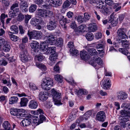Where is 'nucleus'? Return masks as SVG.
<instances>
[{"label":"nucleus","mask_w":130,"mask_h":130,"mask_svg":"<svg viewBox=\"0 0 130 130\" xmlns=\"http://www.w3.org/2000/svg\"><path fill=\"white\" fill-rule=\"evenodd\" d=\"M87 52L91 55H97L98 52L94 48H89L87 49Z\"/></svg>","instance_id":"26"},{"label":"nucleus","mask_w":130,"mask_h":130,"mask_svg":"<svg viewBox=\"0 0 130 130\" xmlns=\"http://www.w3.org/2000/svg\"><path fill=\"white\" fill-rule=\"evenodd\" d=\"M96 118L98 121L103 122L106 119L105 114L104 111H102L98 112L96 115Z\"/></svg>","instance_id":"7"},{"label":"nucleus","mask_w":130,"mask_h":130,"mask_svg":"<svg viewBox=\"0 0 130 130\" xmlns=\"http://www.w3.org/2000/svg\"><path fill=\"white\" fill-rule=\"evenodd\" d=\"M31 24L34 25L36 26L37 25L41 24L42 23V20L41 19H32L31 21Z\"/></svg>","instance_id":"20"},{"label":"nucleus","mask_w":130,"mask_h":130,"mask_svg":"<svg viewBox=\"0 0 130 130\" xmlns=\"http://www.w3.org/2000/svg\"><path fill=\"white\" fill-rule=\"evenodd\" d=\"M51 92L55 104L58 105L62 104L61 93L57 92L54 89H52Z\"/></svg>","instance_id":"4"},{"label":"nucleus","mask_w":130,"mask_h":130,"mask_svg":"<svg viewBox=\"0 0 130 130\" xmlns=\"http://www.w3.org/2000/svg\"><path fill=\"white\" fill-rule=\"evenodd\" d=\"M38 105V102L36 101L32 100L30 101L28 104L29 107L32 109H36Z\"/></svg>","instance_id":"16"},{"label":"nucleus","mask_w":130,"mask_h":130,"mask_svg":"<svg viewBox=\"0 0 130 130\" xmlns=\"http://www.w3.org/2000/svg\"><path fill=\"white\" fill-rule=\"evenodd\" d=\"M70 2L68 0L65 1L62 5V7L64 9H65L68 7L70 5Z\"/></svg>","instance_id":"49"},{"label":"nucleus","mask_w":130,"mask_h":130,"mask_svg":"<svg viewBox=\"0 0 130 130\" xmlns=\"http://www.w3.org/2000/svg\"><path fill=\"white\" fill-rule=\"evenodd\" d=\"M42 33L40 31L33 30L30 31L28 30L27 35L29 37V39H39L42 37Z\"/></svg>","instance_id":"5"},{"label":"nucleus","mask_w":130,"mask_h":130,"mask_svg":"<svg viewBox=\"0 0 130 130\" xmlns=\"http://www.w3.org/2000/svg\"><path fill=\"white\" fill-rule=\"evenodd\" d=\"M8 17L7 15H5L4 13H2L1 17H0V22L2 23V26L3 28H5L4 26L5 21L4 19L5 18Z\"/></svg>","instance_id":"32"},{"label":"nucleus","mask_w":130,"mask_h":130,"mask_svg":"<svg viewBox=\"0 0 130 130\" xmlns=\"http://www.w3.org/2000/svg\"><path fill=\"white\" fill-rule=\"evenodd\" d=\"M3 47V51L5 52L9 51L11 48L10 45V43L7 41L4 44Z\"/></svg>","instance_id":"21"},{"label":"nucleus","mask_w":130,"mask_h":130,"mask_svg":"<svg viewBox=\"0 0 130 130\" xmlns=\"http://www.w3.org/2000/svg\"><path fill=\"white\" fill-rule=\"evenodd\" d=\"M77 20L79 23H81L85 22V19L83 18V16L81 15H79L78 17Z\"/></svg>","instance_id":"47"},{"label":"nucleus","mask_w":130,"mask_h":130,"mask_svg":"<svg viewBox=\"0 0 130 130\" xmlns=\"http://www.w3.org/2000/svg\"><path fill=\"white\" fill-rule=\"evenodd\" d=\"M19 4L20 8V9L23 8L27 7L28 6L27 2L25 0H21Z\"/></svg>","instance_id":"28"},{"label":"nucleus","mask_w":130,"mask_h":130,"mask_svg":"<svg viewBox=\"0 0 130 130\" xmlns=\"http://www.w3.org/2000/svg\"><path fill=\"white\" fill-rule=\"evenodd\" d=\"M37 14L41 17L45 18V10L42 9H39L38 10Z\"/></svg>","instance_id":"30"},{"label":"nucleus","mask_w":130,"mask_h":130,"mask_svg":"<svg viewBox=\"0 0 130 130\" xmlns=\"http://www.w3.org/2000/svg\"><path fill=\"white\" fill-rule=\"evenodd\" d=\"M31 120L30 118L24 119L21 122L20 124L24 126H28L31 123Z\"/></svg>","instance_id":"17"},{"label":"nucleus","mask_w":130,"mask_h":130,"mask_svg":"<svg viewBox=\"0 0 130 130\" xmlns=\"http://www.w3.org/2000/svg\"><path fill=\"white\" fill-rule=\"evenodd\" d=\"M10 37L11 39L14 42L17 41L19 38V37L12 34L10 35Z\"/></svg>","instance_id":"55"},{"label":"nucleus","mask_w":130,"mask_h":130,"mask_svg":"<svg viewBox=\"0 0 130 130\" xmlns=\"http://www.w3.org/2000/svg\"><path fill=\"white\" fill-rule=\"evenodd\" d=\"M89 117L86 113L83 115L81 116L80 117V119L81 120H83L84 119L87 120Z\"/></svg>","instance_id":"61"},{"label":"nucleus","mask_w":130,"mask_h":130,"mask_svg":"<svg viewBox=\"0 0 130 130\" xmlns=\"http://www.w3.org/2000/svg\"><path fill=\"white\" fill-rule=\"evenodd\" d=\"M122 45L123 47L127 49L129 48V46L130 43L128 41L126 40H122L121 41Z\"/></svg>","instance_id":"24"},{"label":"nucleus","mask_w":130,"mask_h":130,"mask_svg":"<svg viewBox=\"0 0 130 130\" xmlns=\"http://www.w3.org/2000/svg\"><path fill=\"white\" fill-rule=\"evenodd\" d=\"M77 25L75 21H72L70 25V27L73 29H74L77 28Z\"/></svg>","instance_id":"57"},{"label":"nucleus","mask_w":130,"mask_h":130,"mask_svg":"<svg viewBox=\"0 0 130 130\" xmlns=\"http://www.w3.org/2000/svg\"><path fill=\"white\" fill-rule=\"evenodd\" d=\"M102 12L105 15H108L110 14V11L108 9L105 8L102 9Z\"/></svg>","instance_id":"53"},{"label":"nucleus","mask_w":130,"mask_h":130,"mask_svg":"<svg viewBox=\"0 0 130 130\" xmlns=\"http://www.w3.org/2000/svg\"><path fill=\"white\" fill-rule=\"evenodd\" d=\"M39 98L42 101H45L48 98V95L46 92L42 91L39 93Z\"/></svg>","instance_id":"13"},{"label":"nucleus","mask_w":130,"mask_h":130,"mask_svg":"<svg viewBox=\"0 0 130 130\" xmlns=\"http://www.w3.org/2000/svg\"><path fill=\"white\" fill-rule=\"evenodd\" d=\"M52 14V12L49 10H45V18H48L50 17Z\"/></svg>","instance_id":"58"},{"label":"nucleus","mask_w":130,"mask_h":130,"mask_svg":"<svg viewBox=\"0 0 130 130\" xmlns=\"http://www.w3.org/2000/svg\"><path fill=\"white\" fill-rule=\"evenodd\" d=\"M119 51L121 53L125 55H127L128 53V51L123 48H119Z\"/></svg>","instance_id":"46"},{"label":"nucleus","mask_w":130,"mask_h":130,"mask_svg":"<svg viewBox=\"0 0 130 130\" xmlns=\"http://www.w3.org/2000/svg\"><path fill=\"white\" fill-rule=\"evenodd\" d=\"M46 52L45 54L48 55L50 54H54L56 53V47H55L53 46L48 47L46 49Z\"/></svg>","instance_id":"18"},{"label":"nucleus","mask_w":130,"mask_h":130,"mask_svg":"<svg viewBox=\"0 0 130 130\" xmlns=\"http://www.w3.org/2000/svg\"><path fill=\"white\" fill-rule=\"evenodd\" d=\"M88 29L91 32H94L97 30V26L96 23H92L90 24V26L88 27Z\"/></svg>","instance_id":"25"},{"label":"nucleus","mask_w":130,"mask_h":130,"mask_svg":"<svg viewBox=\"0 0 130 130\" xmlns=\"http://www.w3.org/2000/svg\"><path fill=\"white\" fill-rule=\"evenodd\" d=\"M85 37L86 39L88 41H91L93 39L94 36L91 32H88L86 34Z\"/></svg>","instance_id":"27"},{"label":"nucleus","mask_w":130,"mask_h":130,"mask_svg":"<svg viewBox=\"0 0 130 130\" xmlns=\"http://www.w3.org/2000/svg\"><path fill=\"white\" fill-rule=\"evenodd\" d=\"M28 100L27 98L24 97L21 99L20 102L21 105L22 106H26Z\"/></svg>","instance_id":"35"},{"label":"nucleus","mask_w":130,"mask_h":130,"mask_svg":"<svg viewBox=\"0 0 130 130\" xmlns=\"http://www.w3.org/2000/svg\"><path fill=\"white\" fill-rule=\"evenodd\" d=\"M104 82L103 83L102 87L106 90L108 89L111 86L110 84L109 83V80H104Z\"/></svg>","instance_id":"22"},{"label":"nucleus","mask_w":130,"mask_h":130,"mask_svg":"<svg viewBox=\"0 0 130 130\" xmlns=\"http://www.w3.org/2000/svg\"><path fill=\"white\" fill-rule=\"evenodd\" d=\"M123 28H120L118 29L117 32L118 35L122 40L124 39L126 40L128 38V37L123 31Z\"/></svg>","instance_id":"12"},{"label":"nucleus","mask_w":130,"mask_h":130,"mask_svg":"<svg viewBox=\"0 0 130 130\" xmlns=\"http://www.w3.org/2000/svg\"><path fill=\"white\" fill-rule=\"evenodd\" d=\"M86 27V25H81L78 27L77 29L79 31L82 32L85 30L84 29Z\"/></svg>","instance_id":"50"},{"label":"nucleus","mask_w":130,"mask_h":130,"mask_svg":"<svg viewBox=\"0 0 130 130\" xmlns=\"http://www.w3.org/2000/svg\"><path fill=\"white\" fill-rule=\"evenodd\" d=\"M26 53V51H21L20 54V59L23 62H25L28 60V58L25 54Z\"/></svg>","instance_id":"15"},{"label":"nucleus","mask_w":130,"mask_h":130,"mask_svg":"<svg viewBox=\"0 0 130 130\" xmlns=\"http://www.w3.org/2000/svg\"><path fill=\"white\" fill-rule=\"evenodd\" d=\"M48 3L51 6L53 7H57L60 6L62 3V0H49Z\"/></svg>","instance_id":"8"},{"label":"nucleus","mask_w":130,"mask_h":130,"mask_svg":"<svg viewBox=\"0 0 130 130\" xmlns=\"http://www.w3.org/2000/svg\"><path fill=\"white\" fill-rule=\"evenodd\" d=\"M46 45H45L44 43H43L40 44V50L44 51L46 50Z\"/></svg>","instance_id":"59"},{"label":"nucleus","mask_w":130,"mask_h":130,"mask_svg":"<svg viewBox=\"0 0 130 130\" xmlns=\"http://www.w3.org/2000/svg\"><path fill=\"white\" fill-rule=\"evenodd\" d=\"M8 17L7 15H5L4 13H2L1 17H0V22L2 23V26L3 28H5L4 26L5 21L4 19L5 18Z\"/></svg>","instance_id":"34"},{"label":"nucleus","mask_w":130,"mask_h":130,"mask_svg":"<svg viewBox=\"0 0 130 130\" xmlns=\"http://www.w3.org/2000/svg\"><path fill=\"white\" fill-rule=\"evenodd\" d=\"M97 4V7L98 8L102 9L105 8V4H104V3L102 1H99Z\"/></svg>","instance_id":"41"},{"label":"nucleus","mask_w":130,"mask_h":130,"mask_svg":"<svg viewBox=\"0 0 130 130\" xmlns=\"http://www.w3.org/2000/svg\"><path fill=\"white\" fill-rule=\"evenodd\" d=\"M104 47V45L101 44H98L96 45V48L98 51L100 52V53H103Z\"/></svg>","instance_id":"39"},{"label":"nucleus","mask_w":130,"mask_h":130,"mask_svg":"<svg viewBox=\"0 0 130 130\" xmlns=\"http://www.w3.org/2000/svg\"><path fill=\"white\" fill-rule=\"evenodd\" d=\"M44 38H47V40L46 42L51 45L56 44L58 46L61 47L63 44V40L61 38H59L57 40L56 37L51 33L45 34Z\"/></svg>","instance_id":"1"},{"label":"nucleus","mask_w":130,"mask_h":130,"mask_svg":"<svg viewBox=\"0 0 130 130\" xmlns=\"http://www.w3.org/2000/svg\"><path fill=\"white\" fill-rule=\"evenodd\" d=\"M36 66L41 69L42 71H45L47 69L45 66L43 64H41L39 62H36Z\"/></svg>","instance_id":"40"},{"label":"nucleus","mask_w":130,"mask_h":130,"mask_svg":"<svg viewBox=\"0 0 130 130\" xmlns=\"http://www.w3.org/2000/svg\"><path fill=\"white\" fill-rule=\"evenodd\" d=\"M29 87L33 90H35L37 89V88L35 84H30Z\"/></svg>","instance_id":"64"},{"label":"nucleus","mask_w":130,"mask_h":130,"mask_svg":"<svg viewBox=\"0 0 130 130\" xmlns=\"http://www.w3.org/2000/svg\"><path fill=\"white\" fill-rule=\"evenodd\" d=\"M70 51L73 55H77L79 54L78 51L76 49L74 48H70Z\"/></svg>","instance_id":"45"},{"label":"nucleus","mask_w":130,"mask_h":130,"mask_svg":"<svg viewBox=\"0 0 130 130\" xmlns=\"http://www.w3.org/2000/svg\"><path fill=\"white\" fill-rule=\"evenodd\" d=\"M44 57L42 55L39 54L37 55H36L35 56V58L37 59V60L39 61H41L44 59Z\"/></svg>","instance_id":"52"},{"label":"nucleus","mask_w":130,"mask_h":130,"mask_svg":"<svg viewBox=\"0 0 130 130\" xmlns=\"http://www.w3.org/2000/svg\"><path fill=\"white\" fill-rule=\"evenodd\" d=\"M78 95L80 96L83 94L87 95L88 92L85 89H79L77 91V93Z\"/></svg>","instance_id":"36"},{"label":"nucleus","mask_w":130,"mask_h":130,"mask_svg":"<svg viewBox=\"0 0 130 130\" xmlns=\"http://www.w3.org/2000/svg\"><path fill=\"white\" fill-rule=\"evenodd\" d=\"M19 112L18 114H17V117L18 118H20L23 117H26V115L25 113L24 112H22L21 111V109H20Z\"/></svg>","instance_id":"48"},{"label":"nucleus","mask_w":130,"mask_h":130,"mask_svg":"<svg viewBox=\"0 0 130 130\" xmlns=\"http://www.w3.org/2000/svg\"><path fill=\"white\" fill-rule=\"evenodd\" d=\"M123 28H120L118 29L117 32L118 35L122 40L124 39L126 40L128 38V37L123 31Z\"/></svg>","instance_id":"10"},{"label":"nucleus","mask_w":130,"mask_h":130,"mask_svg":"<svg viewBox=\"0 0 130 130\" xmlns=\"http://www.w3.org/2000/svg\"><path fill=\"white\" fill-rule=\"evenodd\" d=\"M54 77L55 80L58 83H61L62 82L63 78L60 75L57 74L55 75Z\"/></svg>","instance_id":"42"},{"label":"nucleus","mask_w":130,"mask_h":130,"mask_svg":"<svg viewBox=\"0 0 130 130\" xmlns=\"http://www.w3.org/2000/svg\"><path fill=\"white\" fill-rule=\"evenodd\" d=\"M37 6L35 4L31 5L29 8V12H33L36 9Z\"/></svg>","instance_id":"43"},{"label":"nucleus","mask_w":130,"mask_h":130,"mask_svg":"<svg viewBox=\"0 0 130 130\" xmlns=\"http://www.w3.org/2000/svg\"><path fill=\"white\" fill-rule=\"evenodd\" d=\"M53 84V81L52 79L50 78L45 77L43 79L41 86L42 89L45 90H49Z\"/></svg>","instance_id":"3"},{"label":"nucleus","mask_w":130,"mask_h":130,"mask_svg":"<svg viewBox=\"0 0 130 130\" xmlns=\"http://www.w3.org/2000/svg\"><path fill=\"white\" fill-rule=\"evenodd\" d=\"M123 28H120L118 29L117 32L118 35L122 40L124 39L126 40L128 38V37L123 31Z\"/></svg>","instance_id":"11"},{"label":"nucleus","mask_w":130,"mask_h":130,"mask_svg":"<svg viewBox=\"0 0 130 130\" xmlns=\"http://www.w3.org/2000/svg\"><path fill=\"white\" fill-rule=\"evenodd\" d=\"M24 19V15L22 13L20 12L17 17V19L19 21H22Z\"/></svg>","instance_id":"56"},{"label":"nucleus","mask_w":130,"mask_h":130,"mask_svg":"<svg viewBox=\"0 0 130 130\" xmlns=\"http://www.w3.org/2000/svg\"><path fill=\"white\" fill-rule=\"evenodd\" d=\"M127 94L125 92H120L117 95V97L120 100H124L127 98Z\"/></svg>","instance_id":"19"},{"label":"nucleus","mask_w":130,"mask_h":130,"mask_svg":"<svg viewBox=\"0 0 130 130\" xmlns=\"http://www.w3.org/2000/svg\"><path fill=\"white\" fill-rule=\"evenodd\" d=\"M95 57L96 58L95 61H94L93 60H91L89 61V63L93 66L95 67L96 64L95 62L99 65L101 66L103 64V61L102 59L98 57V56H95L93 57V58L94 60V58H95Z\"/></svg>","instance_id":"6"},{"label":"nucleus","mask_w":130,"mask_h":130,"mask_svg":"<svg viewBox=\"0 0 130 130\" xmlns=\"http://www.w3.org/2000/svg\"><path fill=\"white\" fill-rule=\"evenodd\" d=\"M19 47L20 49L21 50V51H24L26 52V50L25 48V45L23 43L20 44L19 45Z\"/></svg>","instance_id":"60"},{"label":"nucleus","mask_w":130,"mask_h":130,"mask_svg":"<svg viewBox=\"0 0 130 130\" xmlns=\"http://www.w3.org/2000/svg\"><path fill=\"white\" fill-rule=\"evenodd\" d=\"M39 119L40 124L42 123L46 120L45 117L43 115H40L39 116Z\"/></svg>","instance_id":"51"},{"label":"nucleus","mask_w":130,"mask_h":130,"mask_svg":"<svg viewBox=\"0 0 130 130\" xmlns=\"http://www.w3.org/2000/svg\"><path fill=\"white\" fill-rule=\"evenodd\" d=\"M18 100V98L16 96L11 97L9 99V104H12L17 103Z\"/></svg>","instance_id":"29"},{"label":"nucleus","mask_w":130,"mask_h":130,"mask_svg":"<svg viewBox=\"0 0 130 130\" xmlns=\"http://www.w3.org/2000/svg\"><path fill=\"white\" fill-rule=\"evenodd\" d=\"M8 17L7 15H5L4 13H2L1 17H0V22L2 23V26L3 28H5L4 26L5 21L4 19L5 18Z\"/></svg>","instance_id":"33"},{"label":"nucleus","mask_w":130,"mask_h":130,"mask_svg":"<svg viewBox=\"0 0 130 130\" xmlns=\"http://www.w3.org/2000/svg\"><path fill=\"white\" fill-rule=\"evenodd\" d=\"M120 113L121 116L119 119V124L121 128H124L127 127V123L126 122L129 120L130 112L123 110L121 111Z\"/></svg>","instance_id":"2"},{"label":"nucleus","mask_w":130,"mask_h":130,"mask_svg":"<svg viewBox=\"0 0 130 130\" xmlns=\"http://www.w3.org/2000/svg\"><path fill=\"white\" fill-rule=\"evenodd\" d=\"M57 55L55 53L51 54L49 57L50 60L52 61H54L57 58Z\"/></svg>","instance_id":"44"},{"label":"nucleus","mask_w":130,"mask_h":130,"mask_svg":"<svg viewBox=\"0 0 130 130\" xmlns=\"http://www.w3.org/2000/svg\"><path fill=\"white\" fill-rule=\"evenodd\" d=\"M10 29L12 32H9L10 33L17 34L18 32L19 29L17 26L15 25H13L10 27Z\"/></svg>","instance_id":"23"},{"label":"nucleus","mask_w":130,"mask_h":130,"mask_svg":"<svg viewBox=\"0 0 130 130\" xmlns=\"http://www.w3.org/2000/svg\"><path fill=\"white\" fill-rule=\"evenodd\" d=\"M19 29L20 33L21 34H23L25 31V30L23 29V28L22 25H20L19 26Z\"/></svg>","instance_id":"63"},{"label":"nucleus","mask_w":130,"mask_h":130,"mask_svg":"<svg viewBox=\"0 0 130 130\" xmlns=\"http://www.w3.org/2000/svg\"><path fill=\"white\" fill-rule=\"evenodd\" d=\"M30 46L31 48L32 52H34L35 53L38 52L39 51V44L36 41L30 43Z\"/></svg>","instance_id":"9"},{"label":"nucleus","mask_w":130,"mask_h":130,"mask_svg":"<svg viewBox=\"0 0 130 130\" xmlns=\"http://www.w3.org/2000/svg\"><path fill=\"white\" fill-rule=\"evenodd\" d=\"M20 109H17L15 108H12L11 109L10 112L11 115L14 116H17V114Z\"/></svg>","instance_id":"38"},{"label":"nucleus","mask_w":130,"mask_h":130,"mask_svg":"<svg viewBox=\"0 0 130 130\" xmlns=\"http://www.w3.org/2000/svg\"><path fill=\"white\" fill-rule=\"evenodd\" d=\"M2 126L6 130H11L10 125L8 121L4 122Z\"/></svg>","instance_id":"31"},{"label":"nucleus","mask_w":130,"mask_h":130,"mask_svg":"<svg viewBox=\"0 0 130 130\" xmlns=\"http://www.w3.org/2000/svg\"><path fill=\"white\" fill-rule=\"evenodd\" d=\"M88 53L85 51H81L80 53V56L81 58L84 60H87L90 57Z\"/></svg>","instance_id":"14"},{"label":"nucleus","mask_w":130,"mask_h":130,"mask_svg":"<svg viewBox=\"0 0 130 130\" xmlns=\"http://www.w3.org/2000/svg\"><path fill=\"white\" fill-rule=\"evenodd\" d=\"M6 41L3 38L0 37V47H1Z\"/></svg>","instance_id":"62"},{"label":"nucleus","mask_w":130,"mask_h":130,"mask_svg":"<svg viewBox=\"0 0 130 130\" xmlns=\"http://www.w3.org/2000/svg\"><path fill=\"white\" fill-rule=\"evenodd\" d=\"M84 16L85 18L87 20H89L92 17L91 14L87 12H85L84 14Z\"/></svg>","instance_id":"54"},{"label":"nucleus","mask_w":130,"mask_h":130,"mask_svg":"<svg viewBox=\"0 0 130 130\" xmlns=\"http://www.w3.org/2000/svg\"><path fill=\"white\" fill-rule=\"evenodd\" d=\"M12 11H11L12 12V13H11L10 15V17L11 18H14L16 16V13L18 12L19 11V9L18 8L14 7V10H11Z\"/></svg>","instance_id":"37"}]
</instances>
